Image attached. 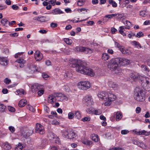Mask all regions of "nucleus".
I'll return each instance as SVG.
<instances>
[{
  "mask_svg": "<svg viewBox=\"0 0 150 150\" xmlns=\"http://www.w3.org/2000/svg\"><path fill=\"white\" fill-rule=\"evenodd\" d=\"M69 63L72 67L76 68V71L78 72L91 76L95 75L93 70L86 67L87 64L85 62L79 59H71L69 60Z\"/></svg>",
  "mask_w": 150,
  "mask_h": 150,
  "instance_id": "1",
  "label": "nucleus"
},
{
  "mask_svg": "<svg viewBox=\"0 0 150 150\" xmlns=\"http://www.w3.org/2000/svg\"><path fill=\"white\" fill-rule=\"evenodd\" d=\"M98 97L105 102L104 105L105 106H109L117 98L116 96L114 94L109 92L102 91L99 93L98 94Z\"/></svg>",
  "mask_w": 150,
  "mask_h": 150,
  "instance_id": "2",
  "label": "nucleus"
},
{
  "mask_svg": "<svg viewBox=\"0 0 150 150\" xmlns=\"http://www.w3.org/2000/svg\"><path fill=\"white\" fill-rule=\"evenodd\" d=\"M134 97L135 99L138 101H143L145 99V95L144 91L138 88H135Z\"/></svg>",
  "mask_w": 150,
  "mask_h": 150,
  "instance_id": "3",
  "label": "nucleus"
},
{
  "mask_svg": "<svg viewBox=\"0 0 150 150\" xmlns=\"http://www.w3.org/2000/svg\"><path fill=\"white\" fill-rule=\"evenodd\" d=\"M120 65L119 60L117 58H116L109 61L108 65V67L111 71H116L118 70Z\"/></svg>",
  "mask_w": 150,
  "mask_h": 150,
  "instance_id": "4",
  "label": "nucleus"
},
{
  "mask_svg": "<svg viewBox=\"0 0 150 150\" xmlns=\"http://www.w3.org/2000/svg\"><path fill=\"white\" fill-rule=\"evenodd\" d=\"M115 45L118 48L121 52L123 54L129 55L132 53V52L130 50L127 48H125L124 47L117 42H115Z\"/></svg>",
  "mask_w": 150,
  "mask_h": 150,
  "instance_id": "5",
  "label": "nucleus"
},
{
  "mask_svg": "<svg viewBox=\"0 0 150 150\" xmlns=\"http://www.w3.org/2000/svg\"><path fill=\"white\" fill-rule=\"evenodd\" d=\"M78 88L82 90H86L90 88L91 86L89 82L88 81H80L77 84Z\"/></svg>",
  "mask_w": 150,
  "mask_h": 150,
  "instance_id": "6",
  "label": "nucleus"
},
{
  "mask_svg": "<svg viewBox=\"0 0 150 150\" xmlns=\"http://www.w3.org/2000/svg\"><path fill=\"white\" fill-rule=\"evenodd\" d=\"M83 101L85 105L87 106H91L94 104L91 96L89 95L86 96L84 98Z\"/></svg>",
  "mask_w": 150,
  "mask_h": 150,
  "instance_id": "7",
  "label": "nucleus"
},
{
  "mask_svg": "<svg viewBox=\"0 0 150 150\" xmlns=\"http://www.w3.org/2000/svg\"><path fill=\"white\" fill-rule=\"evenodd\" d=\"M62 135L63 137L66 138L71 139L74 138L75 134L72 131H68L65 130L63 131Z\"/></svg>",
  "mask_w": 150,
  "mask_h": 150,
  "instance_id": "8",
  "label": "nucleus"
},
{
  "mask_svg": "<svg viewBox=\"0 0 150 150\" xmlns=\"http://www.w3.org/2000/svg\"><path fill=\"white\" fill-rule=\"evenodd\" d=\"M144 84L143 85L144 88L147 91L150 90V78L147 77H143Z\"/></svg>",
  "mask_w": 150,
  "mask_h": 150,
  "instance_id": "9",
  "label": "nucleus"
},
{
  "mask_svg": "<svg viewBox=\"0 0 150 150\" xmlns=\"http://www.w3.org/2000/svg\"><path fill=\"white\" fill-rule=\"evenodd\" d=\"M49 139L53 143H57L59 142V139L55 134L50 132L48 135Z\"/></svg>",
  "mask_w": 150,
  "mask_h": 150,
  "instance_id": "10",
  "label": "nucleus"
},
{
  "mask_svg": "<svg viewBox=\"0 0 150 150\" xmlns=\"http://www.w3.org/2000/svg\"><path fill=\"white\" fill-rule=\"evenodd\" d=\"M35 132L41 134L45 133V130L43 126L39 123H37L35 126Z\"/></svg>",
  "mask_w": 150,
  "mask_h": 150,
  "instance_id": "11",
  "label": "nucleus"
},
{
  "mask_svg": "<svg viewBox=\"0 0 150 150\" xmlns=\"http://www.w3.org/2000/svg\"><path fill=\"white\" fill-rule=\"evenodd\" d=\"M55 96L57 97V100L60 101H62L64 100H68V98L62 93H57L55 94Z\"/></svg>",
  "mask_w": 150,
  "mask_h": 150,
  "instance_id": "12",
  "label": "nucleus"
},
{
  "mask_svg": "<svg viewBox=\"0 0 150 150\" xmlns=\"http://www.w3.org/2000/svg\"><path fill=\"white\" fill-rule=\"evenodd\" d=\"M119 62L120 65H128L130 64V61L127 59L124 58H117Z\"/></svg>",
  "mask_w": 150,
  "mask_h": 150,
  "instance_id": "13",
  "label": "nucleus"
},
{
  "mask_svg": "<svg viewBox=\"0 0 150 150\" xmlns=\"http://www.w3.org/2000/svg\"><path fill=\"white\" fill-rule=\"evenodd\" d=\"M42 86L38 83H35L31 86V91L32 92L34 93L42 89Z\"/></svg>",
  "mask_w": 150,
  "mask_h": 150,
  "instance_id": "14",
  "label": "nucleus"
},
{
  "mask_svg": "<svg viewBox=\"0 0 150 150\" xmlns=\"http://www.w3.org/2000/svg\"><path fill=\"white\" fill-rule=\"evenodd\" d=\"M34 57L37 61H39L42 59L43 56L42 54L39 51H37L34 53Z\"/></svg>",
  "mask_w": 150,
  "mask_h": 150,
  "instance_id": "15",
  "label": "nucleus"
},
{
  "mask_svg": "<svg viewBox=\"0 0 150 150\" xmlns=\"http://www.w3.org/2000/svg\"><path fill=\"white\" fill-rule=\"evenodd\" d=\"M141 67L142 70L144 73L146 75L150 76V71L148 67L145 65H142L141 66Z\"/></svg>",
  "mask_w": 150,
  "mask_h": 150,
  "instance_id": "16",
  "label": "nucleus"
},
{
  "mask_svg": "<svg viewBox=\"0 0 150 150\" xmlns=\"http://www.w3.org/2000/svg\"><path fill=\"white\" fill-rule=\"evenodd\" d=\"M130 77L134 80L139 79L141 80L142 79V76L139 75V74L137 72H134L131 74L130 75Z\"/></svg>",
  "mask_w": 150,
  "mask_h": 150,
  "instance_id": "17",
  "label": "nucleus"
},
{
  "mask_svg": "<svg viewBox=\"0 0 150 150\" xmlns=\"http://www.w3.org/2000/svg\"><path fill=\"white\" fill-rule=\"evenodd\" d=\"M32 133L33 131L31 130L27 131H23L21 132V136L22 137L26 139L32 135Z\"/></svg>",
  "mask_w": 150,
  "mask_h": 150,
  "instance_id": "18",
  "label": "nucleus"
},
{
  "mask_svg": "<svg viewBox=\"0 0 150 150\" xmlns=\"http://www.w3.org/2000/svg\"><path fill=\"white\" fill-rule=\"evenodd\" d=\"M64 12L62 11L60 9L57 8L52 10L51 13L48 14H52L53 15L60 14L63 13Z\"/></svg>",
  "mask_w": 150,
  "mask_h": 150,
  "instance_id": "19",
  "label": "nucleus"
},
{
  "mask_svg": "<svg viewBox=\"0 0 150 150\" xmlns=\"http://www.w3.org/2000/svg\"><path fill=\"white\" fill-rule=\"evenodd\" d=\"M116 115V120L118 121L120 120L122 117V113L120 111H118L114 113Z\"/></svg>",
  "mask_w": 150,
  "mask_h": 150,
  "instance_id": "20",
  "label": "nucleus"
},
{
  "mask_svg": "<svg viewBox=\"0 0 150 150\" xmlns=\"http://www.w3.org/2000/svg\"><path fill=\"white\" fill-rule=\"evenodd\" d=\"M1 22L2 25L6 27H8L10 24V22L5 18L2 19Z\"/></svg>",
  "mask_w": 150,
  "mask_h": 150,
  "instance_id": "21",
  "label": "nucleus"
},
{
  "mask_svg": "<svg viewBox=\"0 0 150 150\" xmlns=\"http://www.w3.org/2000/svg\"><path fill=\"white\" fill-rule=\"evenodd\" d=\"M108 84L110 87L112 88H116L117 86V84L115 83L112 81H108Z\"/></svg>",
  "mask_w": 150,
  "mask_h": 150,
  "instance_id": "22",
  "label": "nucleus"
},
{
  "mask_svg": "<svg viewBox=\"0 0 150 150\" xmlns=\"http://www.w3.org/2000/svg\"><path fill=\"white\" fill-rule=\"evenodd\" d=\"M8 61L4 57H0V64L3 66H6L7 64Z\"/></svg>",
  "mask_w": 150,
  "mask_h": 150,
  "instance_id": "23",
  "label": "nucleus"
},
{
  "mask_svg": "<svg viewBox=\"0 0 150 150\" xmlns=\"http://www.w3.org/2000/svg\"><path fill=\"white\" fill-rule=\"evenodd\" d=\"M16 62L19 64V67L21 68H23L24 67V64L25 62V61L23 59H20L17 60Z\"/></svg>",
  "mask_w": 150,
  "mask_h": 150,
  "instance_id": "24",
  "label": "nucleus"
},
{
  "mask_svg": "<svg viewBox=\"0 0 150 150\" xmlns=\"http://www.w3.org/2000/svg\"><path fill=\"white\" fill-rule=\"evenodd\" d=\"M57 98L54 96L52 95L50 96L48 98V103H52L56 101Z\"/></svg>",
  "mask_w": 150,
  "mask_h": 150,
  "instance_id": "25",
  "label": "nucleus"
},
{
  "mask_svg": "<svg viewBox=\"0 0 150 150\" xmlns=\"http://www.w3.org/2000/svg\"><path fill=\"white\" fill-rule=\"evenodd\" d=\"M46 18L44 16H40L35 17L33 18V19L37 21L41 22H44L45 21Z\"/></svg>",
  "mask_w": 150,
  "mask_h": 150,
  "instance_id": "26",
  "label": "nucleus"
},
{
  "mask_svg": "<svg viewBox=\"0 0 150 150\" xmlns=\"http://www.w3.org/2000/svg\"><path fill=\"white\" fill-rule=\"evenodd\" d=\"M81 141L83 143L86 145H90L92 144L91 142L90 141L84 138L82 139Z\"/></svg>",
  "mask_w": 150,
  "mask_h": 150,
  "instance_id": "27",
  "label": "nucleus"
},
{
  "mask_svg": "<svg viewBox=\"0 0 150 150\" xmlns=\"http://www.w3.org/2000/svg\"><path fill=\"white\" fill-rule=\"evenodd\" d=\"M2 146L4 149L6 150H9L11 148V145L7 142L3 143Z\"/></svg>",
  "mask_w": 150,
  "mask_h": 150,
  "instance_id": "28",
  "label": "nucleus"
},
{
  "mask_svg": "<svg viewBox=\"0 0 150 150\" xmlns=\"http://www.w3.org/2000/svg\"><path fill=\"white\" fill-rule=\"evenodd\" d=\"M27 101L25 99H22L19 102L18 105L19 107H22L24 106L26 104Z\"/></svg>",
  "mask_w": 150,
  "mask_h": 150,
  "instance_id": "29",
  "label": "nucleus"
},
{
  "mask_svg": "<svg viewBox=\"0 0 150 150\" xmlns=\"http://www.w3.org/2000/svg\"><path fill=\"white\" fill-rule=\"evenodd\" d=\"M91 137L92 139L95 142H97L99 140L98 136L97 134H92L91 135Z\"/></svg>",
  "mask_w": 150,
  "mask_h": 150,
  "instance_id": "30",
  "label": "nucleus"
},
{
  "mask_svg": "<svg viewBox=\"0 0 150 150\" xmlns=\"http://www.w3.org/2000/svg\"><path fill=\"white\" fill-rule=\"evenodd\" d=\"M132 43L133 45H134L138 49H139V48H141L142 47L140 44L138 42L133 41L132 42Z\"/></svg>",
  "mask_w": 150,
  "mask_h": 150,
  "instance_id": "31",
  "label": "nucleus"
},
{
  "mask_svg": "<svg viewBox=\"0 0 150 150\" xmlns=\"http://www.w3.org/2000/svg\"><path fill=\"white\" fill-rule=\"evenodd\" d=\"M109 56L106 53H103L101 56L102 59L103 61L108 60L109 59Z\"/></svg>",
  "mask_w": 150,
  "mask_h": 150,
  "instance_id": "32",
  "label": "nucleus"
},
{
  "mask_svg": "<svg viewBox=\"0 0 150 150\" xmlns=\"http://www.w3.org/2000/svg\"><path fill=\"white\" fill-rule=\"evenodd\" d=\"M93 50L91 49L84 47V49H83V51L82 52L86 54H90L93 52Z\"/></svg>",
  "mask_w": 150,
  "mask_h": 150,
  "instance_id": "33",
  "label": "nucleus"
},
{
  "mask_svg": "<svg viewBox=\"0 0 150 150\" xmlns=\"http://www.w3.org/2000/svg\"><path fill=\"white\" fill-rule=\"evenodd\" d=\"M65 78L66 79L70 78L72 76V74L70 71H67L64 75Z\"/></svg>",
  "mask_w": 150,
  "mask_h": 150,
  "instance_id": "34",
  "label": "nucleus"
},
{
  "mask_svg": "<svg viewBox=\"0 0 150 150\" xmlns=\"http://www.w3.org/2000/svg\"><path fill=\"white\" fill-rule=\"evenodd\" d=\"M18 94L20 96L23 95L25 93V92L23 89H20L17 91Z\"/></svg>",
  "mask_w": 150,
  "mask_h": 150,
  "instance_id": "35",
  "label": "nucleus"
},
{
  "mask_svg": "<svg viewBox=\"0 0 150 150\" xmlns=\"http://www.w3.org/2000/svg\"><path fill=\"white\" fill-rule=\"evenodd\" d=\"M86 0H78L77 2V5L80 6H83L86 2Z\"/></svg>",
  "mask_w": 150,
  "mask_h": 150,
  "instance_id": "36",
  "label": "nucleus"
},
{
  "mask_svg": "<svg viewBox=\"0 0 150 150\" xmlns=\"http://www.w3.org/2000/svg\"><path fill=\"white\" fill-rule=\"evenodd\" d=\"M23 148V146L22 144L21 143H19L17 145H16L15 150H22Z\"/></svg>",
  "mask_w": 150,
  "mask_h": 150,
  "instance_id": "37",
  "label": "nucleus"
},
{
  "mask_svg": "<svg viewBox=\"0 0 150 150\" xmlns=\"http://www.w3.org/2000/svg\"><path fill=\"white\" fill-rule=\"evenodd\" d=\"M84 49V47L81 46H77L74 48V50L77 52L83 51V49Z\"/></svg>",
  "mask_w": 150,
  "mask_h": 150,
  "instance_id": "38",
  "label": "nucleus"
},
{
  "mask_svg": "<svg viewBox=\"0 0 150 150\" xmlns=\"http://www.w3.org/2000/svg\"><path fill=\"white\" fill-rule=\"evenodd\" d=\"M108 2L109 4H111L113 7H116L117 6V4L112 0H108Z\"/></svg>",
  "mask_w": 150,
  "mask_h": 150,
  "instance_id": "39",
  "label": "nucleus"
},
{
  "mask_svg": "<svg viewBox=\"0 0 150 150\" xmlns=\"http://www.w3.org/2000/svg\"><path fill=\"white\" fill-rule=\"evenodd\" d=\"M123 27H120L119 30H118L119 33L123 36H126V33L124 32Z\"/></svg>",
  "mask_w": 150,
  "mask_h": 150,
  "instance_id": "40",
  "label": "nucleus"
},
{
  "mask_svg": "<svg viewBox=\"0 0 150 150\" xmlns=\"http://www.w3.org/2000/svg\"><path fill=\"white\" fill-rule=\"evenodd\" d=\"M64 41L67 44L70 45L72 42V40L69 39V38H65L64 39Z\"/></svg>",
  "mask_w": 150,
  "mask_h": 150,
  "instance_id": "41",
  "label": "nucleus"
},
{
  "mask_svg": "<svg viewBox=\"0 0 150 150\" xmlns=\"http://www.w3.org/2000/svg\"><path fill=\"white\" fill-rule=\"evenodd\" d=\"M75 117L78 119L81 118V115L80 112L79 111H76L74 113Z\"/></svg>",
  "mask_w": 150,
  "mask_h": 150,
  "instance_id": "42",
  "label": "nucleus"
},
{
  "mask_svg": "<svg viewBox=\"0 0 150 150\" xmlns=\"http://www.w3.org/2000/svg\"><path fill=\"white\" fill-rule=\"evenodd\" d=\"M117 14H111L107 15L105 16V17L109 19H111L112 17L117 16Z\"/></svg>",
  "mask_w": 150,
  "mask_h": 150,
  "instance_id": "43",
  "label": "nucleus"
},
{
  "mask_svg": "<svg viewBox=\"0 0 150 150\" xmlns=\"http://www.w3.org/2000/svg\"><path fill=\"white\" fill-rule=\"evenodd\" d=\"M6 107L2 104L0 103V112H3L6 109Z\"/></svg>",
  "mask_w": 150,
  "mask_h": 150,
  "instance_id": "44",
  "label": "nucleus"
},
{
  "mask_svg": "<svg viewBox=\"0 0 150 150\" xmlns=\"http://www.w3.org/2000/svg\"><path fill=\"white\" fill-rule=\"evenodd\" d=\"M74 116V114L71 112H69L68 114V118L70 120L72 119Z\"/></svg>",
  "mask_w": 150,
  "mask_h": 150,
  "instance_id": "45",
  "label": "nucleus"
},
{
  "mask_svg": "<svg viewBox=\"0 0 150 150\" xmlns=\"http://www.w3.org/2000/svg\"><path fill=\"white\" fill-rule=\"evenodd\" d=\"M26 107L28 109L32 112H34L35 111L34 108L30 105H28Z\"/></svg>",
  "mask_w": 150,
  "mask_h": 150,
  "instance_id": "46",
  "label": "nucleus"
},
{
  "mask_svg": "<svg viewBox=\"0 0 150 150\" xmlns=\"http://www.w3.org/2000/svg\"><path fill=\"white\" fill-rule=\"evenodd\" d=\"M142 135H144L145 136H147L150 135V132H148L145 130H142Z\"/></svg>",
  "mask_w": 150,
  "mask_h": 150,
  "instance_id": "47",
  "label": "nucleus"
},
{
  "mask_svg": "<svg viewBox=\"0 0 150 150\" xmlns=\"http://www.w3.org/2000/svg\"><path fill=\"white\" fill-rule=\"evenodd\" d=\"M88 18H88L86 19L80 20V21H79V20H71V21H72L74 23H78L79 22H82L83 21H86V20H87ZM79 18H78V20H79Z\"/></svg>",
  "mask_w": 150,
  "mask_h": 150,
  "instance_id": "48",
  "label": "nucleus"
},
{
  "mask_svg": "<svg viewBox=\"0 0 150 150\" xmlns=\"http://www.w3.org/2000/svg\"><path fill=\"white\" fill-rule=\"evenodd\" d=\"M143 35L144 34L141 31H139L137 33L136 35H135V36L138 38H139L143 36Z\"/></svg>",
  "mask_w": 150,
  "mask_h": 150,
  "instance_id": "49",
  "label": "nucleus"
},
{
  "mask_svg": "<svg viewBox=\"0 0 150 150\" xmlns=\"http://www.w3.org/2000/svg\"><path fill=\"white\" fill-rule=\"evenodd\" d=\"M4 82L6 84H8L11 82V80L7 78H6L4 80Z\"/></svg>",
  "mask_w": 150,
  "mask_h": 150,
  "instance_id": "50",
  "label": "nucleus"
},
{
  "mask_svg": "<svg viewBox=\"0 0 150 150\" xmlns=\"http://www.w3.org/2000/svg\"><path fill=\"white\" fill-rule=\"evenodd\" d=\"M44 91L42 89L38 90V95L39 96H42L44 93Z\"/></svg>",
  "mask_w": 150,
  "mask_h": 150,
  "instance_id": "51",
  "label": "nucleus"
},
{
  "mask_svg": "<svg viewBox=\"0 0 150 150\" xmlns=\"http://www.w3.org/2000/svg\"><path fill=\"white\" fill-rule=\"evenodd\" d=\"M129 131L127 129H124L121 131V134L122 135H125L128 134Z\"/></svg>",
  "mask_w": 150,
  "mask_h": 150,
  "instance_id": "52",
  "label": "nucleus"
},
{
  "mask_svg": "<svg viewBox=\"0 0 150 150\" xmlns=\"http://www.w3.org/2000/svg\"><path fill=\"white\" fill-rule=\"evenodd\" d=\"M139 15L140 16H141L142 17L145 16L146 14V12L144 11H141L139 13Z\"/></svg>",
  "mask_w": 150,
  "mask_h": 150,
  "instance_id": "53",
  "label": "nucleus"
},
{
  "mask_svg": "<svg viewBox=\"0 0 150 150\" xmlns=\"http://www.w3.org/2000/svg\"><path fill=\"white\" fill-rule=\"evenodd\" d=\"M102 112L100 109L95 110H94V114L96 115H99L101 114Z\"/></svg>",
  "mask_w": 150,
  "mask_h": 150,
  "instance_id": "54",
  "label": "nucleus"
},
{
  "mask_svg": "<svg viewBox=\"0 0 150 150\" xmlns=\"http://www.w3.org/2000/svg\"><path fill=\"white\" fill-rule=\"evenodd\" d=\"M64 89L65 91L67 92H69L70 91V88L67 86H64Z\"/></svg>",
  "mask_w": 150,
  "mask_h": 150,
  "instance_id": "55",
  "label": "nucleus"
},
{
  "mask_svg": "<svg viewBox=\"0 0 150 150\" xmlns=\"http://www.w3.org/2000/svg\"><path fill=\"white\" fill-rule=\"evenodd\" d=\"M125 24L126 25V26L128 27H132V24H131L130 22L129 21L126 20L125 21Z\"/></svg>",
  "mask_w": 150,
  "mask_h": 150,
  "instance_id": "56",
  "label": "nucleus"
},
{
  "mask_svg": "<svg viewBox=\"0 0 150 150\" xmlns=\"http://www.w3.org/2000/svg\"><path fill=\"white\" fill-rule=\"evenodd\" d=\"M8 109L9 110V111L11 112H13L15 111V108L11 106H9L8 107Z\"/></svg>",
  "mask_w": 150,
  "mask_h": 150,
  "instance_id": "57",
  "label": "nucleus"
},
{
  "mask_svg": "<svg viewBox=\"0 0 150 150\" xmlns=\"http://www.w3.org/2000/svg\"><path fill=\"white\" fill-rule=\"evenodd\" d=\"M90 120V118L89 117H85L81 119V120L83 122L89 121Z\"/></svg>",
  "mask_w": 150,
  "mask_h": 150,
  "instance_id": "58",
  "label": "nucleus"
},
{
  "mask_svg": "<svg viewBox=\"0 0 150 150\" xmlns=\"http://www.w3.org/2000/svg\"><path fill=\"white\" fill-rule=\"evenodd\" d=\"M8 129L12 133L14 132L15 130V129L14 127L11 126L9 127Z\"/></svg>",
  "mask_w": 150,
  "mask_h": 150,
  "instance_id": "59",
  "label": "nucleus"
},
{
  "mask_svg": "<svg viewBox=\"0 0 150 150\" xmlns=\"http://www.w3.org/2000/svg\"><path fill=\"white\" fill-rule=\"evenodd\" d=\"M56 0H51L49 1L48 2L49 4H50L53 6H54L55 5Z\"/></svg>",
  "mask_w": 150,
  "mask_h": 150,
  "instance_id": "60",
  "label": "nucleus"
},
{
  "mask_svg": "<svg viewBox=\"0 0 150 150\" xmlns=\"http://www.w3.org/2000/svg\"><path fill=\"white\" fill-rule=\"evenodd\" d=\"M12 8L14 10H17L18 9L19 7L16 5H13L11 6Z\"/></svg>",
  "mask_w": 150,
  "mask_h": 150,
  "instance_id": "61",
  "label": "nucleus"
},
{
  "mask_svg": "<svg viewBox=\"0 0 150 150\" xmlns=\"http://www.w3.org/2000/svg\"><path fill=\"white\" fill-rule=\"evenodd\" d=\"M117 31V30L114 28H112L111 29V32L112 34H114L115 32Z\"/></svg>",
  "mask_w": 150,
  "mask_h": 150,
  "instance_id": "62",
  "label": "nucleus"
},
{
  "mask_svg": "<svg viewBox=\"0 0 150 150\" xmlns=\"http://www.w3.org/2000/svg\"><path fill=\"white\" fill-rule=\"evenodd\" d=\"M133 143L134 144L137 145L138 146H140L141 144H140L139 142L137 140L135 139L133 140Z\"/></svg>",
  "mask_w": 150,
  "mask_h": 150,
  "instance_id": "63",
  "label": "nucleus"
},
{
  "mask_svg": "<svg viewBox=\"0 0 150 150\" xmlns=\"http://www.w3.org/2000/svg\"><path fill=\"white\" fill-rule=\"evenodd\" d=\"M135 36V34L133 33L132 31H130V33H129L128 35V36L129 38H131L132 36Z\"/></svg>",
  "mask_w": 150,
  "mask_h": 150,
  "instance_id": "64",
  "label": "nucleus"
}]
</instances>
